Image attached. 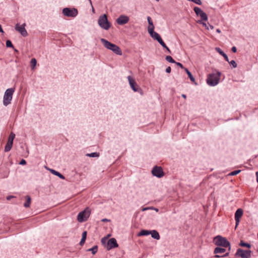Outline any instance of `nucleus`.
Returning a JSON list of instances; mask_svg holds the SVG:
<instances>
[{"label":"nucleus","mask_w":258,"mask_h":258,"mask_svg":"<svg viewBox=\"0 0 258 258\" xmlns=\"http://www.w3.org/2000/svg\"><path fill=\"white\" fill-rule=\"evenodd\" d=\"M221 72L217 70H214L212 73L207 75V84L211 87L217 86L220 82Z\"/></svg>","instance_id":"obj_1"},{"label":"nucleus","mask_w":258,"mask_h":258,"mask_svg":"<svg viewBox=\"0 0 258 258\" xmlns=\"http://www.w3.org/2000/svg\"><path fill=\"white\" fill-rule=\"evenodd\" d=\"M214 243L217 246L229 248V251L231 250L230 242L226 238L220 235H218L214 238Z\"/></svg>","instance_id":"obj_2"},{"label":"nucleus","mask_w":258,"mask_h":258,"mask_svg":"<svg viewBox=\"0 0 258 258\" xmlns=\"http://www.w3.org/2000/svg\"><path fill=\"white\" fill-rule=\"evenodd\" d=\"M194 11L196 15L197 16H200L201 18V20H198L197 22L202 25L204 27H206L207 23L205 22L208 21V19L207 14L198 7H195Z\"/></svg>","instance_id":"obj_3"},{"label":"nucleus","mask_w":258,"mask_h":258,"mask_svg":"<svg viewBox=\"0 0 258 258\" xmlns=\"http://www.w3.org/2000/svg\"><path fill=\"white\" fill-rule=\"evenodd\" d=\"M15 91V88H10L5 91L3 100V105L5 106H7L11 103Z\"/></svg>","instance_id":"obj_4"},{"label":"nucleus","mask_w":258,"mask_h":258,"mask_svg":"<svg viewBox=\"0 0 258 258\" xmlns=\"http://www.w3.org/2000/svg\"><path fill=\"white\" fill-rule=\"evenodd\" d=\"M98 24L101 28L105 30H108L111 26V23L105 14L100 16L98 19Z\"/></svg>","instance_id":"obj_5"},{"label":"nucleus","mask_w":258,"mask_h":258,"mask_svg":"<svg viewBox=\"0 0 258 258\" xmlns=\"http://www.w3.org/2000/svg\"><path fill=\"white\" fill-rule=\"evenodd\" d=\"M91 214V210L89 208L87 207L84 210L80 212L77 216V220L82 223L86 221Z\"/></svg>","instance_id":"obj_6"},{"label":"nucleus","mask_w":258,"mask_h":258,"mask_svg":"<svg viewBox=\"0 0 258 258\" xmlns=\"http://www.w3.org/2000/svg\"><path fill=\"white\" fill-rule=\"evenodd\" d=\"M62 14L68 17L75 18L78 14V11L75 8H64L62 10Z\"/></svg>","instance_id":"obj_7"},{"label":"nucleus","mask_w":258,"mask_h":258,"mask_svg":"<svg viewBox=\"0 0 258 258\" xmlns=\"http://www.w3.org/2000/svg\"><path fill=\"white\" fill-rule=\"evenodd\" d=\"M252 251L250 249L244 250L239 248L237 249L236 252L234 254V256L236 257L240 258H250Z\"/></svg>","instance_id":"obj_8"},{"label":"nucleus","mask_w":258,"mask_h":258,"mask_svg":"<svg viewBox=\"0 0 258 258\" xmlns=\"http://www.w3.org/2000/svg\"><path fill=\"white\" fill-rule=\"evenodd\" d=\"M151 172L154 176L159 178L163 177L165 175V173L163 171L162 168L157 165H155L153 167Z\"/></svg>","instance_id":"obj_9"},{"label":"nucleus","mask_w":258,"mask_h":258,"mask_svg":"<svg viewBox=\"0 0 258 258\" xmlns=\"http://www.w3.org/2000/svg\"><path fill=\"white\" fill-rule=\"evenodd\" d=\"M127 79L131 88L134 92H136L140 87L137 83L135 79L131 76H127Z\"/></svg>","instance_id":"obj_10"},{"label":"nucleus","mask_w":258,"mask_h":258,"mask_svg":"<svg viewBox=\"0 0 258 258\" xmlns=\"http://www.w3.org/2000/svg\"><path fill=\"white\" fill-rule=\"evenodd\" d=\"M118 247V244L115 238H111L109 239L107 242V245L106 248L107 250H110L112 249Z\"/></svg>","instance_id":"obj_11"},{"label":"nucleus","mask_w":258,"mask_h":258,"mask_svg":"<svg viewBox=\"0 0 258 258\" xmlns=\"http://www.w3.org/2000/svg\"><path fill=\"white\" fill-rule=\"evenodd\" d=\"M25 23H24L22 25L17 24L15 27V30L19 32L23 37H26L28 35L27 31L25 29Z\"/></svg>","instance_id":"obj_12"},{"label":"nucleus","mask_w":258,"mask_h":258,"mask_svg":"<svg viewBox=\"0 0 258 258\" xmlns=\"http://www.w3.org/2000/svg\"><path fill=\"white\" fill-rule=\"evenodd\" d=\"M130 21L128 16L125 15H120L116 20V22L119 25H123Z\"/></svg>","instance_id":"obj_13"},{"label":"nucleus","mask_w":258,"mask_h":258,"mask_svg":"<svg viewBox=\"0 0 258 258\" xmlns=\"http://www.w3.org/2000/svg\"><path fill=\"white\" fill-rule=\"evenodd\" d=\"M243 211L241 208H238L236 210L234 214V219L235 220V226L237 227L240 222V219L243 216Z\"/></svg>","instance_id":"obj_14"},{"label":"nucleus","mask_w":258,"mask_h":258,"mask_svg":"<svg viewBox=\"0 0 258 258\" xmlns=\"http://www.w3.org/2000/svg\"><path fill=\"white\" fill-rule=\"evenodd\" d=\"M148 32L150 36L155 40L158 41L161 38L160 34L154 31V29L150 28L148 30Z\"/></svg>","instance_id":"obj_15"},{"label":"nucleus","mask_w":258,"mask_h":258,"mask_svg":"<svg viewBox=\"0 0 258 258\" xmlns=\"http://www.w3.org/2000/svg\"><path fill=\"white\" fill-rule=\"evenodd\" d=\"M46 168L49 171V172L52 174L53 175H54L57 177H58L61 179H64L65 177L63 175H62L61 173L55 170V169L49 168L46 167Z\"/></svg>","instance_id":"obj_16"},{"label":"nucleus","mask_w":258,"mask_h":258,"mask_svg":"<svg viewBox=\"0 0 258 258\" xmlns=\"http://www.w3.org/2000/svg\"><path fill=\"white\" fill-rule=\"evenodd\" d=\"M110 50L113 52L115 54L121 55L122 54V50L117 45L114 44L112 47L110 48Z\"/></svg>","instance_id":"obj_17"},{"label":"nucleus","mask_w":258,"mask_h":258,"mask_svg":"<svg viewBox=\"0 0 258 258\" xmlns=\"http://www.w3.org/2000/svg\"><path fill=\"white\" fill-rule=\"evenodd\" d=\"M100 41L103 44L104 46L109 50L110 49V48L112 47L113 45L114 44V43H111V42L105 39V38H101Z\"/></svg>","instance_id":"obj_18"},{"label":"nucleus","mask_w":258,"mask_h":258,"mask_svg":"<svg viewBox=\"0 0 258 258\" xmlns=\"http://www.w3.org/2000/svg\"><path fill=\"white\" fill-rule=\"evenodd\" d=\"M185 72L186 73L188 78L190 79V81L196 85H197L198 84L195 80V77L192 75V73L188 70V69H185Z\"/></svg>","instance_id":"obj_19"},{"label":"nucleus","mask_w":258,"mask_h":258,"mask_svg":"<svg viewBox=\"0 0 258 258\" xmlns=\"http://www.w3.org/2000/svg\"><path fill=\"white\" fill-rule=\"evenodd\" d=\"M215 50L219 54L222 56L225 61H228V57L227 55L220 48L218 47H216L215 48Z\"/></svg>","instance_id":"obj_20"},{"label":"nucleus","mask_w":258,"mask_h":258,"mask_svg":"<svg viewBox=\"0 0 258 258\" xmlns=\"http://www.w3.org/2000/svg\"><path fill=\"white\" fill-rule=\"evenodd\" d=\"M150 235L151 237L156 240H159L160 239V236L159 232L156 230H151V233Z\"/></svg>","instance_id":"obj_21"},{"label":"nucleus","mask_w":258,"mask_h":258,"mask_svg":"<svg viewBox=\"0 0 258 258\" xmlns=\"http://www.w3.org/2000/svg\"><path fill=\"white\" fill-rule=\"evenodd\" d=\"M226 247L217 246L214 250V254L223 253L226 251Z\"/></svg>","instance_id":"obj_22"},{"label":"nucleus","mask_w":258,"mask_h":258,"mask_svg":"<svg viewBox=\"0 0 258 258\" xmlns=\"http://www.w3.org/2000/svg\"><path fill=\"white\" fill-rule=\"evenodd\" d=\"M151 233V230L142 229L138 233V236H148Z\"/></svg>","instance_id":"obj_23"},{"label":"nucleus","mask_w":258,"mask_h":258,"mask_svg":"<svg viewBox=\"0 0 258 258\" xmlns=\"http://www.w3.org/2000/svg\"><path fill=\"white\" fill-rule=\"evenodd\" d=\"M238 245L241 247H246L248 249H250L252 246V245L250 243L245 242L243 240H240Z\"/></svg>","instance_id":"obj_24"},{"label":"nucleus","mask_w":258,"mask_h":258,"mask_svg":"<svg viewBox=\"0 0 258 258\" xmlns=\"http://www.w3.org/2000/svg\"><path fill=\"white\" fill-rule=\"evenodd\" d=\"M25 202L24 203L23 206L25 208H29L30 206L31 203V198L30 196L27 195L25 197Z\"/></svg>","instance_id":"obj_25"},{"label":"nucleus","mask_w":258,"mask_h":258,"mask_svg":"<svg viewBox=\"0 0 258 258\" xmlns=\"http://www.w3.org/2000/svg\"><path fill=\"white\" fill-rule=\"evenodd\" d=\"M6 45L7 47L12 48L15 52H18V50L14 47L12 41L8 39L6 40Z\"/></svg>","instance_id":"obj_26"},{"label":"nucleus","mask_w":258,"mask_h":258,"mask_svg":"<svg viewBox=\"0 0 258 258\" xmlns=\"http://www.w3.org/2000/svg\"><path fill=\"white\" fill-rule=\"evenodd\" d=\"M13 145V143L12 142H9L7 141L5 147V152H8L11 150Z\"/></svg>","instance_id":"obj_27"},{"label":"nucleus","mask_w":258,"mask_h":258,"mask_svg":"<svg viewBox=\"0 0 258 258\" xmlns=\"http://www.w3.org/2000/svg\"><path fill=\"white\" fill-rule=\"evenodd\" d=\"M147 21L149 24V26L148 27V30L150 29H154V25L153 22V21L152 20V18L150 16L147 17Z\"/></svg>","instance_id":"obj_28"},{"label":"nucleus","mask_w":258,"mask_h":258,"mask_svg":"<svg viewBox=\"0 0 258 258\" xmlns=\"http://www.w3.org/2000/svg\"><path fill=\"white\" fill-rule=\"evenodd\" d=\"M86 156L91 158H98L100 156V153L99 152H95L90 153H87Z\"/></svg>","instance_id":"obj_29"},{"label":"nucleus","mask_w":258,"mask_h":258,"mask_svg":"<svg viewBox=\"0 0 258 258\" xmlns=\"http://www.w3.org/2000/svg\"><path fill=\"white\" fill-rule=\"evenodd\" d=\"M98 250V246L97 245H95L93 246L91 248H90L87 249V251H91L92 254H95Z\"/></svg>","instance_id":"obj_30"},{"label":"nucleus","mask_w":258,"mask_h":258,"mask_svg":"<svg viewBox=\"0 0 258 258\" xmlns=\"http://www.w3.org/2000/svg\"><path fill=\"white\" fill-rule=\"evenodd\" d=\"M37 64V60L35 58H32L30 60V66L32 70L35 69Z\"/></svg>","instance_id":"obj_31"},{"label":"nucleus","mask_w":258,"mask_h":258,"mask_svg":"<svg viewBox=\"0 0 258 258\" xmlns=\"http://www.w3.org/2000/svg\"><path fill=\"white\" fill-rule=\"evenodd\" d=\"M15 134L13 132H11L9 136L8 141L13 143V141L15 138Z\"/></svg>","instance_id":"obj_32"},{"label":"nucleus","mask_w":258,"mask_h":258,"mask_svg":"<svg viewBox=\"0 0 258 258\" xmlns=\"http://www.w3.org/2000/svg\"><path fill=\"white\" fill-rule=\"evenodd\" d=\"M232 68H236L237 67V64L236 62L234 60H231L229 61L228 59V61H227Z\"/></svg>","instance_id":"obj_33"},{"label":"nucleus","mask_w":258,"mask_h":258,"mask_svg":"<svg viewBox=\"0 0 258 258\" xmlns=\"http://www.w3.org/2000/svg\"><path fill=\"white\" fill-rule=\"evenodd\" d=\"M155 210L156 212H159V209L157 208H155L154 207H145V208H143V209H142V211H146V210Z\"/></svg>","instance_id":"obj_34"},{"label":"nucleus","mask_w":258,"mask_h":258,"mask_svg":"<svg viewBox=\"0 0 258 258\" xmlns=\"http://www.w3.org/2000/svg\"><path fill=\"white\" fill-rule=\"evenodd\" d=\"M241 171V170H240V169L235 170H233V171L230 172L228 174V175H229V176H235V175H237L239 173H240Z\"/></svg>","instance_id":"obj_35"},{"label":"nucleus","mask_w":258,"mask_h":258,"mask_svg":"<svg viewBox=\"0 0 258 258\" xmlns=\"http://www.w3.org/2000/svg\"><path fill=\"white\" fill-rule=\"evenodd\" d=\"M165 59L169 62L174 63L175 62V60L172 58V57L170 55H167L165 57Z\"/></svg>","instance_id":"obj_36"},{"label":"nucleus","mask_w":258,"mask_h":258,"mask_svg":"<svg viewBox=\"0 0 258 258\" xmlns=\"http://www.w3.org/2000/svg\"><path fill=\"white\" fill-rule=\"evenodd\" d=\"M107 241H108V240H107V236H104L103 238H102L101 239V242L102 244L105 247H106V246L107 245Z\"/></svg>","instance_id":"obj_37"},{"label":"nucleus","mask_w":258,"mask_h":258,"mask_svg":"<svg viewBox=\"0 0 258 258\" xmlns=\"http://www.w3.org/2000/svg\"><path fill=\"white\" fill-rule=\"evenodd\" d=\"M187 1L190 2H192V3L197 4V5H202V2L201 0H187Z\"/></svg>","instance_id":"obj_38"},{"label":"nucleus","mask_w":258,"mask_h":258,"mask_svg":"<svg viewBox=\"0 0 258 258\" xmlns=\"http://www.w3.org/2000/svg\"><path fill=\"white\" fill-rule=\"evenodd\" d=\"M177 66L179 67L180 68H181V69H183L184 71H185V69H187L186 68H185L183 65L179 62H177V61H175V62L174 63Z\"/></svg>","instance_id":"obj_39"},{"label":"nucleus","mask_w":258,"mask_h":258,"mask_svg":"<svg viewBox=\"0 0 258 258\" xmlns=\"http://www.w3.org/2000/svg\"><path fill=\"white\" fill-rule=\"evenodd\" d=\"M157 41L162 47L163 46H165L166 44V43L163 40L162 37L159 40H158Z\"/></svg>","instance_id":"obj_40"},{"label":"nucleus","mask_w":258,"mask_h":258,"mask_svg":"<svg viewBox=\"0 0 258 258\" xmlns=\"http://www.w3.org/2000/svg\"><path fill=\"white\" fill-rule=\"evenodd\" d=\"M136 92H138L139 93V94L141 95V96H143L144 95V91L143 90H142V89L141 88V87H139V89H138V90L136 91Z\"/></svg>","instance_id":"obj_41"},{"label":"nucleus","mask_w":258,"mask_h":258,"mask_svg":"<svg viewBox=\"0 0 258 258\" xmlns=\"http://www.w3.org/2000/svg\"><path fill=\"white\" fill-rule=\"evenodd\" d=\"M207 30H209V27L211 29H213L214 27L213 25L208 23V24H207V26L206 27H204Z\"/></svg>","instance_id":"obj_42"},{"label":"nucleus","mask_w":258,"mask_h":258,"mask_svg":"<svg viewBox=\"0 0 258 258\" xmlns=\"http://www.w3.org/2000/svg\"><path fill=\"white\" fill-rule=\"evenodd\" d=\"M19 164L20 165H25L27 164V162H26V161L25 159H22L20 160V161Z\"/></svg>","instance_id":"obj_43"},{"label":"nucleus","mask_w":258,"mask_h":258,"mask_svg":"<svg viewBox=\"0 0 258 258\" xmlns=\"http://www.w3.org/2000/svg\"><path fill=\"white\" fill-rule=\"evenodd\" d=\"M163 47L165 49L167 52L169 53H171V50H170L169 48L166 45V44H165V46H163Z\"/></svg>","instance_id":"obj_44"},{"label":"nucleus","mask_w":258,"mask_h":258,"mask_svg":"<svg viewBox=\"0 0 258 258\" xmlns=\"http://www.w3.org/2000/svg\"><path fill=\"white\" fill-rule=\"evenodd\" d=\"M163 47L165 49L167 52L169 53H171V50H170L169 48L166 45V44H165V46H163Z\"/></svg>","instance_id":"obj_45"},{"label":"nucleus","mask_w":258,"mask_h":258,"mask_svg":"<svg viewBox=\"0 0 258 258\" xmlns=\"http://www.w3.org/2000/svg\"><path fill=\"white\" fill-rule=\"evenodd\" d=\"M87 231H84L82 232V237H86V238H87Z\"/></svg>","instance_id":"obj_46"},{"label":"nucleus","mask_w":258,"mask_h":258,"mask_svg":"<svg viewBox=\"0 0 258 258\" xmlns=\"http://www.w3.org/2000/svg\"><path fill=\"white\" fill-rule=\"evenodd\" d=\"M166 73H168V74H169L171 73V69L170 67H168L166 69Z\"/></svg>","instance_id":"obj_47"},{"label":"nucleus","mask_w":258,"mask_h":258,"mask_svg":"<svg viewBox=\"0 0 258 258\" xmlns=\"http://www.w3.org/2000/svg\"><path fill=\"white\" fill-rule=\"evenodd\" d=\"M231 51L233 53H236L237 52V48L236 46H232L231 48Z\"/></svg>","instance_id":"obj_48"},{"label":"nucleus","mask_w":258,"mask_h":258,"mask_svg":"<svg viewBox=\"0 0 258 258\" xmlns=\"http://www.w3.org/2000/svg\"><path fill=\"white\" fill-rule=\"evenodd\" d=\"M230 251H228V252H226L224 254L222 255V257H227L229 255Z\"/></svg>","instance_id":"obj_49"},{"label":"nucleus","mask_w":258,"mask_h":258,"mask_svg":"<svg viewBox=\"0 0 258 258\" xmlns=\"http://www.w3.org/2000/svg\"><path fill=\"white\" fill-rule=\"evenodd\" d=\"M14 198H15V197L14 196H8L7 197V200L8 201H10Z\"/></svg>","instance_id":"obj_50"},{"label":"nucleus","mask_w":258,"mask_h":258,"mask_svg":"<svg viewBox=\"0 0 258 258\" xmlns=\"http://www.w3.org/2000/svg\"><path fill=\"white\" fill-rule=\"evenodd\" d=\"M85 243V241H84L83 239H81L80 242H79V244L81 245V246H83Z\"/></svg>","instance_id":"obj_51"},{"label":"nucleus","mask_w":258,"mask_h":258,"mask_svg":"<svg viewBox=\"0 0 258 258\" xmlns=\"http://www.w3.org/2000/svg\"><path fill=\"white\" fill-rule=\"evenodd\" d=\"M102 222H109L110 221V220L108 219L107 218H103L101 220Z\"/></svg>","instance_id":"obj_52"},{"label":"nucleus","mask_w":258,"mask_h":258,"mask_svg":"<svg viewBox=\"0 0 258 258\" xmlns=\"http://www.w3.org/2000/svg\"><path fill=\"white\" fill-rule=\"evenodd\" d=\"M214 256V257H216V258L222 257V255H220L218 254H215V255Z\"/></svg>","instance_id":"obj_53"},{"label":"nucleus","mask_w":258,"mask_h":258,"mask_svg":"<svg viewBox=\"0 0 258 258\" xmlns=\"http://www.w3.org/2000/svg\"><path fill=\"white\" fill-rule=\"evenodd\" d=\"M0 32L2 33L3 34H4L5 33V32L4 31V30L2 28V26L1 24H0Z\"/></svg>","instance_id":"obj_54"},{"label":"nucleus","mask_w":258,"mask_h":258,"mask_svg":"<svg viewBox=\"0 0 258 258\" xmlns=\"http://www.w3.org/2000/svg\"><path fill=\"white\" fill-rule=\"evenodd\" d=\"M255 176H256V182L258 183V171L256 172Z\"/></svg>","instance_id":"obj_55"},{"label":"nucleus","mask_w":258,"mask_h":258,"mask_svg":"<svg viewBox=\"0 0 258 258\" xmlns=\"http://www.w3.org/2000/svg\"><path fill=\"white\" fill-rule=\"evenodd\" d=\"M216 32H217L218 33H220L221 32V31L220 29L218 28L216 29Z\"/></svg>","instance_id":"obj_56"},{"label":"nucleus","mask_w":258,"mask_h":258,"mask_svg":"<svg viewBox=\"0 0 258 258\" xmlns=\"http://www.w3.org/2000/svg\"><path fill=\"white\" fill-rule=\"evenodd\" d=\"M181 97H183V98H184V99H186V95L185 94H182L181 95Z\"/></svg>","instance_id":"obj_57"},{"label":"nucleus","mask_w":258,"mask_h":258,"mask_svg":"<svg viewBox=\"0 0 258 258\" xmlns=\"http://www.w3.org/2000/svg\"><path fill=\"white\" fill-rule=\"evenodd\" d=\"M91 7H92V2L91 0H88Z\"/></svg>","instance_id":"obj_58"},{"label":"nucleus","mask_w":258,"mask_h":258,"mask_svg":"<svg viewBox=\"0 0 258 258\" xmlns=\"http://www.w3.org/2000/svg\"><path fill=\"white\" fill-rule=\"evenodd\" d=\"M86 239H87V238H86V237H82V238H81V239H83L85 241H86Z\"/></svg>","instance_id":"obj_59"},{"label":"nucleus","mask_w":258,"mask_h":258,"mask_svg":"<svg viewBox=\"0 0 258 258\" xmlns=\"http://www.w3.org/2000/svg\"><path fill=\"white\" fill-rule=\"evenodd\" d=\"M92 12H93V13H95V9H94V8H93V6H92Z\"/></svg>","instance_id":"obj_60"},{"label":"nucleus","mask_w":258,"mask_h":258,"mask_svg":"<svg viewBox=\"0 0 258 258\" xmlns=\"http://www.w3.org/2000/svg\"><path fill=\"white\" fill-rule=\"evenodd\" d=\"M111 235L110 234H108L106 236H107V240H108V237L110 236Z\"/></svg>","instance_id":"obj_61"},{"label":"nucleus","mask_w":258,"mask_h":258,"mask_svg":"<svg viewBox=\"0 0 258 258\" xmlns=\"http://www.w3.org/2000/svg\"><path fill=\"white\" fill-rule=\"evenodd\" d=\"M156 2H159L160 0H155Z\"/></svg>","instance_id":"obj_62"}]
</instances>
